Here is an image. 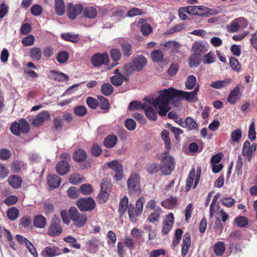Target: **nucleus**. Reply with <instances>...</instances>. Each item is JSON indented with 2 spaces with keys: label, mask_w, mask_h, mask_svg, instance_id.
<instances>
[{
  "label": "nucleus",
  "mask_w": 257,
  "mask_h": 257,
  "mask_svg": "<svg viewBox=\"0 0 257 257\" xmlns=\"http://www.w3.org/2000/svg\"><path fill=\"white\" fill-rule=\"evenodd\" d=\"M199 90V85H197L194 90L190 92L178 90L171 87L160 91L157 99L152 98L149 101L158 109L159 115L165 116L167 112L170 110L169 105L171 101H177L180 97L189 102H196L198 100L197 94Z\"/></svg>",
  "instance_id": "obj_1"
},
{
  "label": "nucleus",
  "mask_w": 257,
  "mask_h": 257,
  "mask_svg": "<svg viewBox=\"0 0 257 257\" xmlns=\"http://www.w3.org/2000/svg\"><path fill=\"white\" fill-rule=\"evenodd\" d=\"M147 64V59L142 55H139L134 58L131 62L125 64L123 67L124 73L131 74L134 71H142Z\"/></svg>",
  "instance_id": "obj_2"
},
{
  "label": "nucleus",
  "mask_w": 257,
  "mask_h": 257,
  "mask_svg": "<svg viewBox=\"0 0 257 257\" xmlns=\"http://www.w3.org/2000/svg\"><path fill=\"white\" fill-rule=\"evenodd\" d=\"M69 215L71 220L74 222V225L78 227L83 226L87 220L85 214H80L75 207L69 209Z\"/></svg>",
  "instance_id": "obj_3"
},
{
  "label": "nucleus",
  "mask_w": 257,
  "mask_h": 257,
  "mask_svg": "<svg viewBox=\"0 0 257 257\" xmlns=\"http://www.w3.org/2000/svg\"><path fill=\"white\" fill-rule=\"evenodd\" d=\"M30 127L28 122L24 119L19 120V122H14L11 126L12 132L16 136H19L21 133L26 134L29 132Z\"/></svg>",
  "instance_id": "obj_4"
},
{
  "label": "nucleus",
  "mask_w": 257,
  "mask_h": 257,
  "mask_svg": "<svg viewBox=\"0 0 257 257\" xmlns=\"http://www.w3.org/2000/svg\"><path fill=\"white\" fill-rule=\"evenodd\" d=\"M127 185L130 193L133 194H140L141 193L140 177L137 174H133L128 178Z\"/></svg>",
  "instance_id": "obj_5"
},
{
  "label": "nucleus",
  "mask_w": 257,
  "mask_h": 257,
  "mask_svg": "<svg viewBox=\"0 0 257 257\" xmlns=\"http://www.w3.org/2000/svg\"><path fill=\"white\" fill-rule=\"evenodd\" d=\"M62 232L61 226L60 219L54 216L52 219L51 222L48 227L47 233L51 236L59 235Z\"/></svg>",
  "instance_id": "obj_6"
},
{
  "label": "nucleus",
  "mask_w": 257,
  "mask_h": 257,
  "mask_svg": "<svg viewBox=\"0 0 257 257\" xmlns=\"http://www.w3.org/2000/svg\"><path fill=\"white\" fill-rule=\"evenodd\" d=\"M174 167V160L172 156H167L162 158L160 169L163 174H170Z\"/></svg>",
  "instance_id": "obj_7"
},
{
  "label": "nucleus",
  "mask_w": 257,
  "mask_h": 257,
  "mask_svg": "<svg viewBox=\"0 0 257 257\" xmlns=\"http://www.w3.org/2000/svg\"><path fill=\"white\" fill-rule=\"evenodd\" d=\"M76 205L82 211L92 210L95 206L94 200L90 197L81 198L77 201Z\"/></svg>",
  "instance_id": "obj_8"
},
{
  "label": "nucleus",
  "mask_w": 257,
  "mask_h": 257,
  "mask_svg": "<svg viewBox=\"0 0 257 257\" xmlns=\"http://www.w3.org/2000/svg\"><path fill=\"white\" fill-rule=\"evenodd\" d=\"M248 22L247 20L242 17H240L232 21L228 26V31L231 32H235L240 29H243L247 27Z\"/></svg>",
  "instance_id": "obj_9"
},
{
  "label": "nucleus",
  "mask_w": 257,
  "mask_h": 257,
  "mask_svg": "<svg viewBox=\"0 0 257 257\" xmlns=\"http://www.w3.org/2000/svg\"><path fill=\"white\" fill-rule=\"evenodd\" d=\"M91 63L95 67H98L109 62L108 55L106 53H97L94 54L91 59Z\"/></svg>",
  "instance_id": "obj_10"
},
{
  "label": "nucleus",
  "mask_w": 257,
  "mask_h": 257,
  "mask_svg": "<svg viewBox=\"0 0 257 257\" xmlns=\"http://www.w3.org/2000/svg\"><path fill=\"white\" fill-rule=\"evenodd\" d=\"M243 87L237 85L229 93L227 98V101L231 104H235L240 99Z\"/></svg>",
  "instance_id": "obj_11"
},
{
  "label": "nucleus",
  "mask_w": 257,
  "mask_h": 257,
  "mask_svg": "<svg viewBox=\"0 0 257 257\" xmlns=\"http://www.w3.org/2000/svg\"><path fill=\"white\" fill-rule=\"evenodd\" d=\"M199 174L195 176V170L194 169H192L190 171L187 180V191H188L192 187L195 188L199 183Z\"/></svg>",
  "instance_id": "obj_12"
},
{
  "label": "nucleus",
  "mask_w": 257,
  "mask_h": 257,
  "mask_svg": "<svg viewBox=\"0 0 257 257\" xmlns=\"http://www.w3.org/2000/svg\"><path fill=\"white\" fill-rule=\"evenodd\" d=\"M50 114L47 111L43 110L38 113L32 120V124L36 127L39 126L46 121L50 119Z\"/></svg>",
  "instance_id": "obj_13"
},
{
  "label": "nucleus",
  "mask_w": 257,
  "mask_h": 257,
  "mask_svg": "<svg viewBox=\"0 0 257 257\" xmlns=\"http://www.w3.org/2000/svg\"><path fill=\"white\" fill-rule=\"evenodd\" d=\"M174 224V215L172 213L166 216L163 220L162 233L163 234H167L171 230Z\"/></svg>",
  "instance_id": "obj_14"
},
{
  "label": "nucleus",
  "mask_w": 257,
  "mask_h": 257,
  "mask_svg": "<svg viewBox=\"0 0 257 257\" xmlns=\"http://www.w3.org/2000/svg\"><path fill=\"white\" fill-rule=\"evenodd\" d=\"M83 10V7L81 5H74L72 4L68 5L67 15L71 19H75L77 16L80 14Z\"/></svg>",
  "instance_id": "obj_15"
},
{
  "label": "nucleus",
  "mask_w": 257,
  "mask_h": 257,
  "mask_svg": "<svg viewBox=\"0 0 257 257\" xmlns=\"http://www.w3.org/2000/svg\"><path fill=\"white\" fill-rule=\"evenodd\" d=\"M62 252L60 248L56 246L52 247L46 246L42 251L41 254L44 257H53L60 255L62 254Z\"/></svg>",
  "instance_id": "obj_16"
},
{
  "label": "nucleus",
  "mask_w": 257,
  "mask_h": 257,
  "mask_svg": "<svg viewBox=\"0 0 257 257\" xmlns=\"http://www.w3.org/2000/svg\"><path fill=\"white\" fill-rule=\"evenodd\" d=\"M154 98V97H151V98ZM158 98V97L157 98H154V99H157ZM150 99V98L147 99V102L148 104H146L145 108H144V110H145L146 115L149 119L153 120H156L157 118V113L155 110L152 106L149 105L151 104L154 106L152 103L149 102V100ZM154 107L157 109V110H158V109L155 106ZM157 111L158 112V111Z\"/></svg>",
  "instance_id": "obj_17"
},
{
  "label": "nucleus",
  "mask_w": 257,
  "mask_h": 257,
  "mask_svg": "<svg viewBox=\"0 0 257 257\" xmlns=\"http://www.w3.org/2000/svg\"><path fill=\"white\" fill-rule=\"evenodd\" d=\"M207 50V45L200 42H195L192 47L193 53L199 55L200 56L205 53Z\"/></svg>",
  "instance_id": "obj_18"
},
{
  "label": "nucleus",
  "mask_w": 257,
  "mask_h": 257,
  "mask_svg": "<svg viewBox=\"0 0 257 257\" xmlns=\"http://www.w3.org/2000/svg\"><path fill=\"white\" fill-rule=\"evenodd\" d=\"M161 45L165 47L166 50L171 49L173 53H177L179 51L182 45L175 41H168L164 44H161Z\"/></svg>",
  "instance_id": "obj_19"
},
{
  "label": "nucleus",
  "mask_w": 257,
  "mask_h": 257,
  "mask_svg": "<svg viewBox=\"0 0 257 257\" xmlns=\"http://www.w3.org/2000/svg\"><path fill=\"white\" fill-rule=\"evenodd\" d=\"M70 169L69 164L66 161H60L58 162L56 166L57 173L60 175H64L67 173Z\"/></svg>",
  "instance_id": "obj_20"
},
{
  "label": "nucleus",
  "mask_w": 257,
  "mask_h": 257,
  "mask_svg": "<svg viewBox=\"0 0 257 257\" xmlns=\"http://www.w3.org/2000/svg\"><path fill=\"white\" fill-rule=\"evenodd\" d=\"M232 82V79L227 78L222 80H217L211 83L210 86L215 89H220L228 86Z\"/></svg>",
  "instance_id": "obj_21"
},
{
  "label": "nucleus",
  "mask_w": 257,
  "mask_h": 257,
  "mask_svg": "<svg viewBox=\"0 0 257 257\" xmlns=\"http://www.w3.org/2000/svg\"><path fill=\"white\" fill-rule=\"evenodd\" d=\"M191 243V239L188 233H186L183 237L181 253L183 257L185 256L188 251Z\"/></svg>",
  "instance_id": "obj_22"
},
{
  "label": "nucleus",
  "mask_w": 257,
  "mask_h": 257,
  "mask_svg": "<svg viewBox=\"0 0 257 257\" xmlns=\"http://www.w3.org/2000/svg\"><path fill=\"white\" fill-rule=\"evenodd\" d=\"M49 77L51 79L59 81H67L68 79V77L64 73L55 70H52L50 72Z\"/></svg>",
  "instance_id": "obj_23"
},
{
  "label": "nucleus",
  "mask_w": 257,
  "mask_h": 257,
  "mask_svg": "<svg viewBox=\"0 0 257 257\" xmlns=\"http://www.w3.org/2000/svg\"><path fill=\"white\" fill-rule=\"evenodd\" d=\"M120 47L122 52L123 56L125 58H128L133 53V46L131 44L127 42H124L120 44Z\"/></svg>",
  "instance_id": "obj_24"
},
{
  "label": "nucleus",
  "mask_w": 257,
  "mask_h": 257,
  "mask_svg": "<svg viewBox=\"0 0 257 257\" xmlns=\"http://www.w3.org/2000/svg\"><path fill=\"white\" fill-rule=\"evenodd\" d=\"M8 182L13 188L17 189L21 186L22 180L19 176L12 175L9 177Z\"/></svg>",
  "instance_id": "obj_25"
},
{
  "label": "nucleus",
  "mask_w": 257,
  "mask_h": 257,
  "mask_svg": "<svg viewBox=\"0 0 257 257\" xmlns=\"http://www.w3.org/2000/svg\"><path fill=\"white\" fill-rule=\"evenodd\" d=\"M33 224L37 228H44L46 225V219L42 215H37L33 219Z\"/></svg>",
  "instance_id": "obj_26"
},
{
  "label": "nucleus",
  "mask_w": 257,
  "mask_h": 257,
  "mask_svg": "<svg viewBox=\"0 0 257 257\" xmlns=\"http://www.w3.org/2000/svg\"><path fill=\"white\" fill-rule=\"evenodd\" d=\"M48 185L52 188H55L59 187L61 183V179L56 175H49L47 179Z\"/></svg>",
  "instance_id": "obj_27"
},
{
  "label": "nucleus",
  "mask_w": 257,
  "mask_h": 257,
  "mask_svg": "<svg viewBox=\"0 0 257 257\" xmlns=\"http://www.w3.org/2000/svg\"><path fill=\"white\" fill-rule=\"evenodd\" d=\"M110 56L111 59L114 62L112 67L116 66L118 64L117 62L119 61L121 58L120 51L117 48H113L110 50Z\"/></svg>",
  "instance_id": "obj_28"
},
{
  "label": "nucleus",
  "mask_w": 257,
  "mask_h": 257,
  "mask_svg": "<svg viewBox=\"0 0 257 257\" xmlns=\"http://www.w3.org/2000/svg\"><path fill=\"white\" fill-rule=\"evenodd\" d=\"M128 198L125 196H123L120 200L118 212L120 216H122L125 212L126 209L128 208Z\"/></svg>",
  "instance_id": "obj_29"
},
{
  "label": "nucleus",
  "mask_w": 257,
  "mask_h": 257,
  "mask_svg": "<svg viewBox=\"0 0 257 257\" xmlns=\"http://www.w3.org/2000/svg\"><path fill=\"white\" fill-rule=\"evenodd\" d=\"M127 212L130 219L132 222L136 221L137 218L142 214L138 210H137V209L134 208V206L131 204L129 205Z\"/></svg>",
  "instance_id": "obj_30"
},
{
  "label": "nucleus",
  "mask_w": 257,
  "mask_h": 257,
  "mask_svg": "<svg viewBox=\"0 0 257 257\" xmlns=\"http://www.w3.org/2000/svg\"><path fill=\"white\" fill-rule=\"evenodd\" d=\"M178 202V199L176 197H170L163 201L161 205L163 207L168 209L174 208Z\"/></svg>",
  "instance_id": "obj_31"
},
{
  "label": "nucleus",
  "mask_w": 257,
  "mask_h": 257,
  "mask_svg": "<svg viewBox=\"0 0 257 257\" xmlns=\"http://www.w3.org/2000/svg\"><path fill=\"white\" fill-rule=\"evenodd\" d=\"M162 213V210L161 208H157V210L154 211L148 216L147 220L151 223H154L159 220L160 216Z\"/></svg>",
  "instance_id": "obj_32"
},
{
  "label": "nucleus",
  "mask_w": 257,
  "mask_h": 257,
  "mask_svg": "<svg viewBox=\"0 0 257 257\" xmlns=\"http://www.w3.org/2000/svg\"><path fill=\"white\" fill-rule=\"evenodd\" d=\"M225 244L222 241H218L214 245V252L217 256L222 255L225 251Z\"/></svg>",
  "instance_id": "obj_33"
},
{
  "label": "nucleus",
  "mask_w": 257,
  "mask_h": 257,
  "mask_svg": "<svg viewBox=\"0 0 257 257\" xmlns=\"http://www.w3.org/2000/svg\"><path fill=\"white\" fill-rule=\"evenodd\" d=\"M117 141V138L115 136L109 135L104 140V145L108 148H111L114 146Z\"/></svg>",
  "instance_id": "obj_34"
},
{
  "label": "nucleus",
  "mask_w": 257,
  "mask_h": 257,
  "mask_svg": "<svg viewBox=\"0 0 257 257\" xmlns=\"http://www.w3.org/2000/svg\"><path fill=\"white\" fill-rule=\"evenodd\" d=\"M83 14L87 18L93 19L97 15V10L93 7H87L84 9Z\"/></svg>",
  "instance_id": "obj_35"
},
{
  "label": "nucleus",
  "mask_w": 257,
  "mask_h": 257,
  "mask_svg": "<svg viewBox=\"0 0 257 257\" xmlns=\"http://www.w3.org/2000/svg\"><path fill=\"white\" fill-rule=\"evenodd\" d=\"M198 85L196 77L192 75L188 76L185 82V86L187 89L191 90Z\"/></svg>",
  "instance_id": "obj_36"
},
{
  "label": "nucleus",
  "mask_w": 257,
  "mask_h": 257,
  "mask_svg": "<svg viewBox=\"0 0 257 257\" xmlns=\"http://www.w3.org/2000/svg\"><path fill=\"white\" fill-rule=\"evenodd\" d=\"M151 58L154 62H160L164 59L163 52L160 50H155L151 53Z\"/></svg>",
  "instance_id": "obj_37"
},
{
  "label": "nucleus",
  "mask_w": 257,
  "mask_h": 257,
  "mask_svg": "<svg viewBox=\"0 0 257 257\" xmlns=\"http://www.w3.org/2000/svg\"><path fill=\"white\" fill-rule=\"evenodd\" d=\"M55 9L57 15L61 16L65 12V5L63 0H55Z\"/></svg>",
  "instance_id": "obj_38"
},
{
  "label": "nucleus",
  "mask_w": 257,
  "mask_h": 257,
  "mask_svg": "<svg viewBox=\"0 0 257 257\" xmlns=\"http://www.w3.org/2000/svg\"><path fill=\"white\" fill-rule=\"evenodd\" d=\"M87 158L86 153L83 150H78L76 151L74 156V160L78 162H82L84 161Z\"/></svg>",
  "instance_id": "obj_39"
},
{
  "label": "nucleus",
  "mask_w": 257,
  "mask_h": 257,
  "mask_svg": "<svg viewBox=\"0 0 257 257\" xmlns=\"http://www.w3.org/2000/svg\"><path fill=\"white\" fill-rule=\"evenodd\" d=\"M7 215L9 219L14 221L18 218L19 211L17 208L13 207L8 210Z\"/></svg>",
  "instance_id": "obj_40"
},
{
  "label": "nucleus",
  "mask_w": 257,
  "mask_h": 257,
  "mask_svg": "<svg viewBox=\"0 0 257 257\" xmlns=\"http://www.w3.org/2000/svg\"><path fill=\"white\" fill-rule=\"evenodd\" d=\"M30 56L33 60H39L41 58V49L37 47H33L30 50Z\"/></svg>",
  "instance_id": "obj_41"
},
{
  "label": "nucleus",
  "mask_w": 257,
  "mask_h": 257,
  "mask_svg": "<svg viewBox=\"0 0 257 257\" xmlns=\"http://www.w3.org/2000/svg\"><path fill=\"white\" fill-rule=\"evenodd\" d=\"M185 127H188L189 130L198 128L197 122L191 117H187L185 121Z\"/></svg>",
  "instance_id": "obj_42"
},
{
  "label": "nucleus",
  "mask_w": 257,
  "mask_h": 257,
  "mask_svg": "<svg viewBox=\"0 0 257 257\" xmlns=\"http://www.w3.org/2000/svg\"><path fill=\"white\" fill-rule=\"evenodd\" d=\"M107 166L114 172L122 171V165L116 160H113L107 163Z\"/></svg>",
  "instance_id": "obj_43"
},
{
  "label": "nucleus",
  "mask_w": 257,
  "mask_h": 257,
  "mask_svg": "<svg viewBox=\"0 0 257 257\" xmlns=\"http://www.w3.org/2000/svg\"><path fill=\"white\" fill-rule=\"evenodd\" d=\"M109 191L101 190L100 192L97 196L98 202L99 203H103L105 202L107 200L109 196Z\"/></svg>",
  "instance_id": "obj_44"
},
{
  "label": "nucleus",
  "mask_w": 257,
  "mask_h": 257,
  "mask_svg": "<svg viewBox=\"0 0 257 257\" xmlns=\"http://www.w3.org/2000/svg\"><path fill=\"white\" fill-rule=\"evenodd\" d=\"M199 55H197L193 53L189 57V64L191 67H195L200 64Z\"/></svg>",
  "instance_id": "obj_45"
},
{
  "label": "nucleus",
  "mask_w": 257,
  "mask_h": 257,
  "mask_svg": "<svg viewBox=\"0 0 257 257\" xmlns=\"http://www.w3.org/2000/svg\"><path fill=\"white\" fill-rule=\"evenodd\" d=\"M63 240L68 243H70L71 246L76 249H80L81 245L79 243L77 242L76 239L71 236H68L64 238Z\"/></svg>",
  "instance_id": "obj_46"
},
{
  "label": "nucleus",
  "mask_w": 257,
  "mask_h": 257,
  "mask_svg": "<svg viewBox=\"0 0 257 257\" xmlns=\"http://www.w3.org/2000/svg\"><path fill=\"white\" fill-rule=\"evenodd\" d=\"M61 37L63 39L66 41H70L73 43L77 42L79 38L78 36L77 35L71 34L70 33H64L61 35Z\"/></svg>",
  "instance_id": "obj_47"
},
{
  "label": "nucleus",
  "mask_w": 257,
  "mask_h": 257,
  "mask_svg": "<svg viewBox=\"0 0 257 257\" xmlns=\"http://www.w3.org/2000/svg\"><path fill=\"white\" fill-rule=\"evenodd\" d=\"M146 104V103L142 104L141 102L137 101H133L130 103L128 108L131 110L144 109V108H145Z\"/></svg>",
  "instance_id": "obj_48"
},
{
  "label": "nucleus",
  "mask_w": 257,
  "mask_h": 257,
  "mask_svg": "<svg viewBox=\"0 0 257 257\" xmlns=\"http://www.w3.org/2000/svg\"><path fill=\"white\" fill-rule=\"evenodd\" d=\"M68 53L65 51L58 53L56 58L57 61L60 64L65 63L68 60Z\"/></svg>",
  "instance_id": "obj_49"
},
{
  "label": "nucleus",
  "mask_w": 257,
  "mask_h": 257,
  "mask_svg": "<svg viewBox=\"0 0 257 257\" xmlns=\"http://www.w3.org/2000/svg\"><path fill=\"white\" fill-rule=\"evenodd\" d=\"M125 79L124 77L122 75H116L111 77V82L115 86L121 85Z\"/></svg>",
  "instance_id": "obj_50"
},
{
  "label": "nucleus",
  "mask_w": 257,
  "mask_h": 257,
  "mask_svg": "<svg viewBox=\"0 0 257 257\" xmlns=\"http://www.w3.org/2000/svg\"><path fill=\"white\" fill-rule=\"evenodd\" d=\"M229 63L231 68L235 71L241 70V67L237 59L235 57H232L229 59Z\"/></svg>",
  "instance_id": "obj_51"
},
{
  "label": "nucleus",
  "mask_w": 257,
  "mask_h": 257,
  "mask_svg": "<svg viewBox=\"0 0 257 257\" xmlns=\"http://www.w3.org/2000/svg\"><path fill=\"white\" fill-rule=\"evenodd\" d=\"M249 148V142L247 141H245L242 147V154L244 156H247L248 161H250L251 159V156L252 155L251 152H250V150Z\"/></svg>",
  "instance_id": "obj_52"
},
{
  "label": "nucleus",
  "mask_w": 257,
  "mask_h": 257,
  "mask_svg": "<svg viewBox=\"0 0 257 257\" xmlns=\"http://www.w3.org/2000/svg\"><path fill=\"white\" fill-rule=\"evenodd\" d=\"M101 90L104 95L108 96L113 91V87L109 83H104L101 87Z\"/></svg>",
  "instance_id": "obj_53"
},
{
  "label": "nucleus",
  "mask_w": 257,
  "mask_h": 257,
  "mask_svg": "<svg viewBox=\"0 0 257 257\" xmlns=\"http://www.w3.org/2000/svg\"><path fill=\"white\" fill-rule=\"evenodd\" d=\"M53 125L54 130L60 132L62 128L63 123L62 119L60 116H56L54 118Z\"/></svg>",
  "instance_id": "obj_54"
},
{
  "label": "nucleus",
  "mask_w": 257,
  "mask_h": 257,
  "mask_svg": "<svg viewBox=\"0 0 257 257\" xmlns=\"http://www.w3.org/2000/svg\"><path fill=\"white\" fill-rule=\"evenodd\" d=\"M97 98L100 102V107L101 109L107 110L109 106V103L108 100L101 95H98Z\"/></svg>",
  "instance_id": "obj_55"
},
{
  "label": "nucleus",
  "mask_w": 257,
  "mask_h": 257,
  "mask_svg": "<svg viewBox=\"0 0 257 257\" xmlns=\"http://www.w3.org/2000/svg\"><path fill=\"white\" fill-rule=\"evenodd\" d=\"M241 137V132L239 129H236L231 134V143H234L238 142Z\"/></svg>",
  "instance_id": "obj_56"
},
{
  "label": "nucleus",
  "mask_w": 257,
  "mask_h": 257,
  "mask_svg": "<svg viewBox=\"0 0 257 257\" xmlns=\"http://www.w3.org/2000/svg\"><path fill=\"white\" fill-rule=\"evenodd\" d=\"M35 41V37L32 35H29L22 40V44L26 46H32L34 44Z\"/></svg>",
  "instance_id": "obj_57"
},
{
  "label": "nucleus",
  "mask_w": 257,
  "mask_h": 257,
  "mask_svg": "<svg viewBox=\"0 0 257 257\" xmlns=\"http://www.w3.org/2000/svg\"><path fill=\"white\" fill-rule=\"evenodd\" d=\"M215 59L213 53L212 52H209L202 57V61L204 64L212 63L215 61Z\"/></svg>",
  "instance_id": "obj_58"
},
{
  "label": "nucleus",
  "mask_w": 257,
  "mask_h": 257,
  "mask_svg": "<svg viewBox=\"0 0 257 257\" xmlns=\"http://www.w3.org/2000/svg\"><path fill=\"white\" fill-rule=\"evenodd\" d=\"M74 112L77 116H82L86 114L87 109L84 106L79 105L74 108Z\"/></svg>",
  "instance_id": "obj_59"
},
{
  "label": "nucleus",
  "mask_w": 257,
  "mask_h": 257,
  "mask_svg": "<svg viewBox=\"0 0 257 257\" xmlns=\"http://www.w3.org/2000/svg\"><path fill=\"white\" fill-rule=\"evenodd\" d=\"M43 12V8L39 5L36 4L31 8V13L34 16H39Z\"/></svg>",
  "instance_id": "obj_60"
},
{
  "label": "nucleus",
  "mask_w": 257,
  "mask_h": 257,
  "mask_svg": "<svg viewBox=\"0 0 257 257\" xmlns=\"http://www.w3.org/2000/svg\"><path fill=\"white\" fill-rule=\"evenodd\" d=\"M80 192L84 195H89L92 192L91 186L89 184H85L81 185L80 187Z\"/></svg>",
  "instance_id": "obj_61"
},
{
  "label": "nucleus",
  "mask_w": 257,
  "mask_h": 257,
  "mask_svg": "<svg viewBox=\"0 0 257 257\" xmlns=\"http://www.w3.org/2000/svg\"><path fill=\"white\" fill-rule=\"evenodd\" d=\"M236 224L240 227H245L247 224V220L244 216H239L234 220Z\"/></svg>",
  "instance_id": "obj_62"
},
{
  "label": "nucleus",
  "mask_w": 257,
  "mask_h": 257,
  "mask_svg": "<svg viewBox=\"0 0 257 257\" xmlns=\"http://www.w3.org/2000/svg\"><path fill=\"white\" fill-rule=\"evenodd\" d=\"M160 169L159 165L156 163H149L147 167V170L150 174L157 172Z\"/></svg>",
  "instance_id": "obj_63"
},
{
  "label": "nucleus",
  "mask_w": 257,
  "mask_h": 257,
  "mask_svg": "<svg viewBox=\"0 0 257 257\" xmlns=\"http://www.w3.org/2000/svg\"><path fill=\"white\" fill-rule=\"evenodd\" d=\"M88 106L91 109H96L98 105L97 100L91 97H88L86 99Z\"/></svg>",
  "instance_id": "obj_64"
}]
</instances>
